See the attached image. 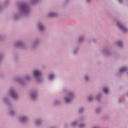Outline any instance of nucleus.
Wrapping results in <instances>:
<instances>
[{"label":"nucleus","instance_id":"nucleus-1","mask_svg":"<svg viewBox=\"0 0 128 128\" xmlns=\"http://www.w3.org/2000/svg\"><path fill=\"white\" fill-rule=\"evenodd\" d=\"M34 74L35 76H36V78H38V77L40 76V74H42L40 73V72L38 70H35L34 72Z\"/></svg>","mask_w":128,"mask_h":128},{"label":"nucleus","instance_id":"nucleus-2","mask_svg":"<svg viewBox=\"0 0 128 128\" xmlns=\"http://www.w3.org/2000/svg\"><path fill=\"white\" fill-rule=\"evenodd\" d=\"M10 94L11 95V96H12V98H16V96H18V95L16 94V92H14V90H12L10 92Z\"/></svg>","mask_w":128,"mask_h":128},{"label":"nucleus","instance_id":"nucleus-3","mask_svg":"<svg viewBox=\"0 0 128 128\" xmlns=\"http://www.w3.org/2000/svg\"><path fill=\"white\" fill-rule=\"evenodd\" d=\"M118 26L119 28L122 30V32H126V29L124 27V26L122 25L120 23H118Z\"/></svg>","mask_w":128,"mask_h":128},{"label":"nucleus","instance_id":"nucleus-4","mask_svg":"<svg viewBox=\"0 0 128 128\" xmlns=\"http://www.w3.org/2000/svg\"><path fill=\"white\" fill-rule=\"evenodd\" d=\"M72 98V95H70V98H65V100L66 102H70V98Z\"/></svg>","mask_w":128,"mask_h":128},{"label":"nucleus","instance_id":"nucleus-5","mask_svg":"<svg viewBox=\"0 0 128 128\" xmlns=\"http://www.w3.org/2000/svg\"><path fill=\"white\" fill-rule=\"evenodd\" d=\"M126 68L125 67H123L120 68V72H126Z\"/></svg>","mask_w":128,"mask_h":128},{"label":"nucleus","instance_id":"nucleus-6","mask_svg":"<svg viewBox=\"0 0 128 128\" xmlns=\"http://www.w3.org/2000/svg\"><path fill=\"white\" fill-rule=\"evenodd\" d=\"M36 96V94H32L31 96L32 100H34Z\"/></svg>","mask_w":128,"mask_h":128},{"label":"nucleus","instance_id":"nucleus-7","mask_svg":"<svg viewBox=\"0 0 128 128\" xmlns=\"http://www.w3.org/2000/svg\"><path fill=\"white\" fill-rule=\"evenodd\" d=\"M54 74H50L48 78L50 80H52V78H54Z\"/></svg>","mask_w":128,"mask_h":128},{"label":"nucleus","instance_id":"nucleus-8","mask_svg":"<svg viewBox=\"0 0 128 128\" xmlns=\"http://www.w3.org/2000/svg\"><path fill=\"white\" fill-rule=\"evenodd\" d=\"M104 92H105V94H108V90L107 88H104Z\"/></svg>","mask_w":128,"mask_h":128},{"label":"nucleus","instance_id":"nucleus-9","mask_svg":"<svg viewBox=\"0 0 128 128\" xmlns=\"http://www.w3.org/2000/svg\"><path fill=\"white\" fill-rule=\"evenodd\" d=\"M40 30H44V26L42 25H39L38 26Z\"/></svg>","mask_w":128,"mask_h":128},{"label":"nucleus","instance_id":"nucleus-10","mask_svg":"<svg viewBox=\"0 0 128 128\" xmlns=\"http://www.w3.org/2000/svg\"><path fill=\"white\" fill-rule=\"evenodd\" d=\"M56 16V14H54V13H50L49 14V16Z\"/></svg>","mask_w":128,"mask_h":128},{"label":"nucleus","instance_id":"nucleus-11","mask_svg":"<svg viewBox=\"0 0 128 128\" xmlns=\"http://www.w3.org/2000/svg\"><path fill=\"white\" fill-rule=\"evenodd\" d=\"M120 44H122V42H120L118 43V46H120Z\"/></svg>","mask_w":128,"mask_h":128},{"label":"nucleus","instance_id":"nucleus-12","mask_svg":"<svg viewBox=\"0 0 128 128\" xmlns=\"http://www.w3.org/2000/svg\"><path fill=\"white\" fill-rule=\"evenodd\" d=\"M85 79H86V80H88V77L86 76V77L85 78Z\"/></svg>","mask_w":128,"mask_h":128},{"label":"nucleus","instance_id":"nucleus-13","mask_svg":"<svg viewBox=\"0 0 128 128\" xmlns=\"http://www.w3.org/2000/svg\"><path fill=\"white\" fill-rule=\"evenodd\" d=\"M88 100H91L90 98H88Z\"/></svg>","mask_w":128,"mask_h":128},{"label":"nucleus","instance_id":"nucleus-14","mask_svg":"<svg viewBox=\"0 0 128 128\" xmlns=\"http://www.w3.org/2000/svg\"><path fill=\"white\" fill-rule=\"evenodd\" d=\"M36 124H38V122H36Z\"/></svg>","mask_w":128,"mask_h":128},{"label":"nucleus","instance_id":"nucleus-15","mask_svg":"<svg viewBox=\"0 0 128 128\" xmlns=\"http://www.w3.org/2000/svg\"><path fill=\"white\" fill-rule=\"evenodd\" d=\"M122 0H119V1L121 2Z\"/></svg>","mask_w":128,"mask_h":128},{"label":"nucleus","instance_id":"nucleus-16","mask_svg":"<svg viewBox=\"0 0 128 128\" xmlns=\"http://www.w3.org/2000/svg\"><path fill=\"white\" fill-rule=\"evenodd\" d=\"M22 120H24V118H23Z\"/></svg>","mask_w":128,"mask_h":128},{"label":"nucleus","instance_id":"nucleus-17","mask_svg":"<svg viewBox=\"0 0 128 128\" xmlns=\"http://www.w3.org/2000/svg\"><path fill=\"white\" fill-rule=\"evenodd\" d=\"M80 112H82V110H80Z\"/></svg>","mask_w":128,"mask_h":128}]
</instances>
